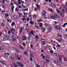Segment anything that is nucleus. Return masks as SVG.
I'll return each instance as SVG.
<instances>
[{"instance_id": "1", "label": "nucleus", "mask_w": 67, "mask_h": 67, "mask_svg": "<svg viewBox=\"0 0 67 67\" xmlns=\"http://www.w3.org/2000/svg\"><path fill=\"white\" fill-rule=\"evenodd\" d=\"M54 16L53 15H51L50 16V18H51L52 19H53L54 20H56V18L55 16H56L58 15L55 13H54Z\"/></svg>"}, {"instance_id": "2", "label": "nucleus", "mask_w": 67, "mask_h": 67, "mask_svg": "<svg viewBox=\"0 0 67 67\" xmlns=\"http://www.w3.org/2000/svg\"><path fill=\"white\" fill-rule=\"evenodd\" d=\"M64 8L65 7H64L63 8L62 10V13H63V14H62V13H61L60 12V14H61V16H62V17H63V16H65V15H63L64 13H65Z\"/></svg>"}, {"instance_id": "3", "label": "nucleus", "mask_w": 67, "mask_h": 67, "mask_svg": "<svg viewBox=\"0 0 67 67\" xmlns=\"http://www.w3.org/2000/svg\"><path fill=\"white\" fill-rule=\"evenodd\" d=\"M54 28L57 30H59L61 29L60 26L58 25H55L54 26Z\"/></svg>"}, {"instance_id": "4", "label": "nucleus", "mask_w": 67, "mask_h": 67, "mask_svg": "<svg viewBox=\"0 0 67 67\" xmlns=\"http://www.w3.org/2000/svg\"><path fill=\"white\" fill-rule=\"evenodd\" d=\"M15 29L14 28L11 29V30H10V31L12 32V33L13 35H14L15 34Z\"/></svg>"}, {"instance_id": "5", "label": "nucleus", "mask_w": 67, "mask_h": 67, "mask_svg": "<svg viewBox=\"0 0 67 67\" xmlns=\"http://www.w3.org/2000/svg\"><path fill=\"white\" fill-rule=\"evenodd\" d=\"M61 63V61L59 60L58 61H55L54 62V63L56 64V65H59L60 63Z\"/></svg>"}, {"instance_id": "6", "label": "nucleus", "mask_w": 67, "mask_h": 67, "mask_svg": "<svg viewBox=\"0 0 67 67\" xmlns=\"http://www.w3.org/2000/svg\"><path fill=\"white\" fill-rule=\"evenodd\" d=\"M27 38L25 36H23L22 37V38L23 39V41H25V40H27Z\"/></svg>"}, {"instance_id": "7", "label": "nucleus", "mask_w": 67, "mask_h": 67, "mask_svg": "<svg viewBox=\"0 0 67 67\" xmlns=\"http://www.w3.org/2000/svg\"><path fill=\"white\" fill-rule=\"evenodd\" d=\"M19 48L20 49H25V47H23L22 46H19Z\"/></svg>"}, {"instance_id": "8", "label": "nucleus", "mask_w": 67, "mask_h": 67, "mask_svg": "<svg viewBox=\"0 0 67 67\" xmlns=\"http://www.w3.org/2000/svg\"><path fill=\"white\" fill-rule=\"evenodd\" d=\"M41 30L42 32H45V28H42L41 29Z\"/></svg>"}, {"instance_id": "9", "label": "nucleus", "mask_w": 67, "mask_h": 67, "mask_svg": "<svg viewBox=\"0 0 67 67\" xmlns=\"http://www.w3.org/2000/svg\"><path fill=\"white\" fill-rule=\"evenodd\" d=\"M57 41H58V42H59V43H60L61 41H63V39L60 38L59 39L57 40Z\"/></svg>"}, {"instance_id": "10", "label": "nucleus", "mask_w": 67, "mask_h": 67, "mask_svg": "<svg viewBox=\"0 0 67 67\" xmlns=\"http://www.w3.org/2000/svg\"><path fill=\"white\" fill-rule=\"evenodd\" d=\"M17 64H18V65L19 67H20V66H21V63L20 62H17Z\"/></svg>"}, {"instance_id": "11", "label": "nucleus", "mask_w": 67, "mask_h": 67, "mask_svg": "<svg viewBox=\"0 0 67 67\" xmlns=\"http://www.w3.org/2000/svg\"><path fill=\"white\" fill-rule=\"evenodd\" d=\"M36 6L37 8V9H38V10H40V6H39V5H38L37 4H36Z\"/></svg>"}, {"instance_id": "12", "label": "nucleus", "mask_w": 67, "mask_h": 67, "mask_svg": "<svg viewBox=\"0 0 67 67\" xmlns=\"http://www.w3.org/2000/svg\"><path fill=\"white\" fill-rule=\"evenodd\" d=\"M59 59L60 60H62V56L61 55H60L59 56Z\"/></svg>"}, {"instance_id": "13", "label": "nucleus", "mask_w": 67, "mask_h": 67, "mask_svg": "<svg viewBox=\"0 0 67 67\" xmlns=\"http://www.w3.org/2000/svg\"><path fill=\"white\" fill-rule=\"evenodd\" d=\"M29 23L31 24V25H33V24H34V22L32 21H31Z\"/></svg>"}, {"instance_id": "14", "label": "nucleus", "mask_w": 67, "mask_h": 67, "mask_svg": "<svg viewBox=\"0 0 67 67\" xmlns=\"http://www.w3.org/2000/svg\"><path fill=\"white\" fill-rule=\"evenodd\" d=\"M42 44L43 45H46V42H45V41H43L42 42Z\"/></svg>"}, {"instance_id": "15", "label": "nucleus", "mask_w": 67, "mask_h": 67, "mask_svg": "<svg viewBox=\"0 0 67 67\" xmlns=\"http://www.w3.org/2000/svg\"><path fill=\"white\" fill-rule=\"evenodd\" d=\"M9 58H11L13 60H14V57H13V56H11L9 57Z\"/></svg>"}, {"instance_id": "16", "label": "nucleus", "mask_w": 67, "mask_h": 67, "mask_svg": "<svg viewBox=\"0 0 67 67\" xmlns=\"http://www.w3.org/2000/svg\"><path fill=\"white\" fill-rule=\"evenodd\" d=\"M49 11H51V12H54V10H53V9H51L50 8H49Z\"/></svg>"}, {"instance_id": "17", "label": "nucleus", "mask_w": 67, "mask_h": 67, "mask_svg": "<svg viewBox=\"0 0 67 67\" xmlns=\"http://www.w3.org/2000/svg\"><path fill=\"white\" fill-rule=\"evenodd\" d=\"M48 30L50 32L52 30V29L51 27H49L48 28Z\"/></svg>"}, {"instance_id": "18", "label": "nucleus", "mask_w": 67, "mask_h": 67, "mask_svg": "<svg viewBox=\"0 0 67 67\" xmlns=\"http://www.w3.org/2000/svg\"><path fill=\"white\" fill-rule=\"evenodd\" d=\"M14 24H15V23L14 22H12L11 25V26H13V25H14Z\"/></svg>"}, {"instance_id": "19", "label": "nucleus", "mask_w": 67, "mask_h": 67, "mask_svg": "<svg viewBox=\"0 0 67 67\" xmlns=\"http://www.w3.org/2000/svg\"><path fill=\"white\" fill-rule=\"evenodd\" d=\"M30 56H31V57H33V54L32 53L30 52Z\"/></svg>"}, {"instance_id": "20", "label": "nucleus", "mask_w": 67, "mask_h": 67, "mask_svg": "<svg viewBox=\"0 0 67 67\" xmlns=\"http://www.w3.org/2000/svg\"><path fill=\"white\" fill-rule=\"evenodd\" d=\"M16 41V38H13L12 40V42H15Z\"/></svg>"}, {"instance_id": "21", "label": "nucleus", "mask_w": 67, "mask_h": 67, "mask_svg": "<svg viewBox=\"0 0 67 67\" xmlns=\"http://www.w3.org/2000/svg\"><path fill=\"white\" fill-rule=\"evenodd\" d=\"M5 38H6V40H8L9 38V37L8 36H6Z\"/></svg>"}, {"instance_id": "22", "label": "nucleus", "mask_w": 67, "mask_h": 67, "mask_svg": "<svg viewBox=\"0 0 67 67\" xmlns=\"http://www.w3.org/2000/svg\"><path fill=\"white\" fill-rule=\"evenodd\" d=\"M19 17H21V16L22 15V13H19Z\"/></svg>"}, {"instance_id": "23", "label": "nucleus", "mask_w": 67, "mask_h": 67, "mask_svg": "<svg viewBox=\"0 0 67 67\" xmlns=\"http://www.w3.org/2000/svg\"><path fill=\"white\" fill-rule=\"evenodd\" d=\"M5 1H7V0H3L2 2V4H3L4 3V2H5Z\"/></svg>"}, {"instance_id": "24", "label": "nucleus", "mask_w": 67, "mask_h": 67, "mask_svg": "<svg viewBox=\"0 0 67 67\" xmlns=\"http://www.w3.org/2000/svg\"><path fill=\"white\" fill-rule=\"evenodd\" d=\"M67 24V23H65L64 24V25H62V26H63V27H65V25H66Z\"/></svg>"}, {"instance_id": "25", "label": "nucleus", "mask_w": 67, "mask_h": 67, "mask_svg": "<svg viewBox=\"0 0 67 67\" xmlns=\"http://www.w3.org/2000/svg\"><path fill=\"white\" fill-rule=\"evenodd\" d=\"M5 15L6 17H8V16H9V15L8 14H5Z\"/></svg>"}, {"instance_id": "26", "label": "nucleus", "mask_w": 67, "mask_h": 67, "mask_svg": "<svg viewBox=\"0 0 67 67\" xmlns=\"http://www.w3.org/2000/svg\"><path fill=\"white\" fill-rule=\"evenodd\" d=\"M17 58H18V60H21V58L19 57V56H18L17 57Z\"/></svg>"}, {"instance_id": "27", "label": "nucleus", "mask_w": 67, "mask_h": 67, "mask_svg": "<svg viewBox=\"0 0 67 67\" xmlns=\"http://www.w3.org/2000/svg\"><path fill=\"white\" fill-rule=\"evenodd\" d=\"M14 6H13V8H12V11H14V10H13V9H14Z\"/></svg>"}, {"instance_id": "28", "label": "nucleus", "mask_w": 67, "mask_h": 67, "mask_svg": "<svg viewBox=\"0 0 67 67\" xmlns=\"http://www.w3.org/2000/svg\"><path fill=\"white\" fill-rule=\"evenodd\" d=\"M50 53H52V54H53V53H54V52L53 51V50H50V52H49Z\"/></svg>"}, {"instance_id": "29", "label": "nucleus", "mask_w": 67, "mask_h": 67, "mask_svg": "<svg viewBox=\"0 0 67 67\" xmlns=\"http://www.w3.org/2000/svg\"><path fill=\"white\" fill-rule=\"evenodd\" d=\"M14 65H13V66H14V67H18V65H16V64H15L14 63Z\"/></svg>"}, {"instance_id": "30", "label": "nucleus", "mask_w": 67, "mask_h": 67, "mask_svg": "<svg viewBox=\"0 0 67 67\" xmlns=\"http://www.w3.org/2000/svg\"><path fill=\"white\" fill-rule=\"evenodd\" d=\"M64 60L65 62H67V59L64 57Z\"/></svg>"}, {"instance_id": "31", "label": "nucleus", "mask_w": 67, "mask_h": 67, "mask_svg": "<svg viewBox=\"0 0 67 67\" xmlns=\"http://www.w3.org/2000/svg\"><path fill=\"white\" fill-rule=\"evenodd\" d=\"M17 8H16L15 9V11H19V8H17Z\"/></svg>"}, {"instance_id": "32", "label": "nucleus", "mask_w": 67, "mask_h": 67, "mask_svg": "<svg viewBox=\"0 0 67 67\" xmlns=\"http://www.w3.org/2000/svg\"><path fill=\"white\" fill-rule=\"evenodd\" d=\"M51 5V7H53V6H54V3H52Z\"/></svg>"}, {"instance_id": "33", "label": "nucleus", "mask_w": 67, "mask_h": 67, "mask_svg": "<svg viewBox=\"0 0 67 67\" xmlns=\"http://www.w3.org/2000/svg\"><path fill=\"white\" fill-rule=\"evenodd\" d=\"M22 44L23 46H24V47H25V46L26 45V44H25V43H23Z\"/></svg>"}, {"instance_id": "34", "label": "nucleus", "mask_w": 67, "mask_h": 67, "mask_svg": "<svg viewBox=\"0 0 67 67\" xmlns=\"http://www.w3.org/2000/svg\"><path fill=\"white\" fill-rule=\"evenodd\" d=\"M24 53L25 55H27V53L26 52H24Z\"/></svg>"}, {"instance_id": "35", "label": "nucleus", "mask_w": 67, "mask_h": 67, "mask_svg": "<svg viewBox=\"0 0 67 67\" xmlns=\"http://www.w3.org/2000/svg\"><path fill=\"white\" fill-rule=\"evenodd\" d=\"M30 38H31V36H28L27 37V39L28 40H30Z\"/></svg>"}, {"instance_id": "36", "label": "nucleus", "mask_w": 67, "mask_h": 67, "mask_svg": "<svg viewBox=\"0 0 67 67\" xmlns=\"http://www.w3.org/2000/svg\"><path fill=\"white\" fill-rule=\"evenodd\" d=\"M45 60H46V62H48V63H49V60H48V59H46Z\"/></svg>"}, {"instance_id": "37", "label": "nucleus", "mask_w": 67, "mask_h": 67, "mask_svg": "<svg viewBox=\"0 0 67 67\" xmlns=\"http://www.w3.org/2000/svg\"><path fill=\"white\" fill-rule=\"evenodd\" d=\"M24 14L25 16H26V15H27V13H25L24 12Z\"/></svg>"}, {"instance_id": "38", "label": "nucleus", "mask_w": 67, "mask_h": 67, "mask_svg": "<svg viewBox=\"0 0 67 67\" xmlns=\"http://www.w3.org/2000/svg\"><path fill=\"white\" fill-rule=\"evenodd\" d=\"M46 57L48 59H49V56H46Z\"/></svg>"}, {"instance_id": "39", "label": "nucleus", "mask_w": 67, "mask_h": 67, "mask_svg": "<svg viewBox=\"0 0 67 67\" xmlns=\"http://www.w3.org/2000/svg\"><path fill=\"white\" fill-rule=\"evenodd\" d=\"M22 6L24 8H25V5H24L23 4H22Z\"/></svg>"}, {"instance_id": "40", "label": "nucleus", "mask_w": 67, "mask_h": 67, "mask_svg": "<svg viewBox=\"0 0 67 67\" xmlns=\"http://www.w3.org/2000/svg\"><path fill=\"white\" fill-rule=\"evenodd\" d=\"M36 65V67H40V65L37 64Z\"/></svg>"}, {"instance_id": "41", "label": "nucleus", "mask_w": 67, "mask_h": 67, "mask_svg": "<svg viewBox=\"0 0 67 67\" xmlns=\"http://www.w3.org/2000/svg\"><path fill=\"white\" fill-rule=\"evenodd\" d=\"M38 35L36 36L35 38H36V39H38Z\"/></svg>"}, {"instance_id": "42", "label": "nucleus", "mask_w": 67, "mask_h": 67, "mask_svg": "<svg viewBox=\"0 0 67 67\" xmlns=\"http://www.w3.org/2000/svg\"><path fill=\"white\" fill-rule=\"evenodd\" d=\"M2 26L3 27H4V24H3V23H2Z\"/></svg>"}, {"instance_id": "43", "label": "nucleus", "mask_w": 67, "mask_h": 67, "mask_svg": "<svg viewBox=\"0 0 67 67\" xmlns=\"http://www.w3.org/2000/svg\"><path fill=\"white\" fill-rule=\"evenodd\" d=\"M3 41H7V40H6V39L5 38H3Z\"/></svg>"}, {"instance_id": "44", "label": "nucleus", "mask_w": 67, "mask_h": 67, "mask_svg": "<svg viewBox=\"0 0 67 67\" xmlns=\"http://www.w3.org/2000/svg\"><path fill=\"white\" fill-rule=\"evenodd\" d=\"M42 58H43V59H45V55H44L43 56V57H42Z\"/></svg>"}, {"instance_id": "45", "label": "nucleus", "mask_w": 67, "mask_h": 67, "mask_svg": "<svg viewBox=\"0 0 67 67\" xmlns=\"http://www.w3.org/2000/svg\"><path fill=\"white\" fill-rule=\"evenodd\" d=\"M8 33L9 34H11V31H8Z\"/></svg>"}, {"instance_id": "46", "label": "nucleus", "mask_w": 67, "mask_h": 67, "mask_svg": "<svg viewBox=\"0 0 67 67\" xmlns=\"http://www.w3.org/2000/svg\"><path fill=\"white\" fill-rule=\"evenodd\" d=\"M30 59L31 61H33V58H30Z\"/></svg>"}, {"instance_id": "47", "label": "nucleus", "mask_w": 67, "mask_h": 67, "mask_svg": "<svg viewBox=\"0 0 67 67\" xmlns=\"http://www.w3.org/2000/svg\"><path fill=\"white\" fill-rule=\"evenodd\" d=\"M17 6H18V7L19 8H20V9L21 8V6L19 5H17Z\"/></svg>"}, {"instance_id": "48", "label": "nucleus", "mask_w": 67, "mask_h": 67, "mask_svg": "<svg viewBox=\"0 0 67 67\" xmlns=\"http://www.w3.org/2000/svg\"><path fill=\"white\" fill-rule=\"evenodd\" d=\"M3 9H5V6L4 5H3Z\"/></svg>"}, {"instance_id": "49", "label": "nucleus", "mask_w": 67, "mask_h": 67, "mask_svg": "<svg viewBox=\"0 0 67 67\" xmlns=\"http://www.w3.org/2000/svg\"><path fill=\"white\" fill-rule=\"evenodd\" d=\"M25 19V18H23L22 19V20H23V21H24L25 20V19Z\"/></svg>"}, {"instance_id": "50", "label": "nucleus", "mask_w": 67, "mask_h": 67, "mask_svg": "<svg viewBox=\"0 0 67 67\" xmlns=\"http://www.w3.org/2000/svg\"><path fill=\"white\" fill-rule=\"evenodd\" d=\"M27 21H30V19H29V18H28L27 19Z\"/></svg>"}, {"instance_id": "51", "label": "nucleus", "mask_w": 67, "mask_h": 67, "mask_svg": "<svg viewBox=\"0 0 67 67\" xmlns=\"http://www.w3.org/2000/svg\"><path fill=\"white\" fill-rule=\"evenodd\" d=\"M56 18H57V19H58V18H59V16H58V15H57V16H56Z\"/></svg>"}, {"instance_id": "52", "label": "nucleus", "mask_w": 67, "mask_h": 67, "mask_svg": "<svg viewBox=\"0 0 67 67\" xmlns=\"http://www.w3.org/2000/svg\"><path fill=\"white\" fill-rule=\"evenodd\" d=\"M50 32V31H47L46 32V34H48Z\"/></svg>"}, {"instance_id": "53", "label": "nucleus", "mask_w": 67, "mask_h": 67, "mask_svg": "<svg viewBox=\"0 0 67 67\" xmlns=\"http://www.w3.org/2000/svg\"><path fill=\"white\" fill-rule=\"evenodd\" d=\"M33 31H31L30 32L31 34H33Z\"/></svg>"}, {"instance_id": "54", "label": "nucleus", "mask_w": 67, "mask_h": 67, "mask_svg": "<svg viewBox=\"0 0 67 67\" xmlns=\"http://www.w3.org/2000/svg\"><path fill=\"white\" fill-rule=\"evenodd\" d=\"M14 3L15 4H16V5H18V4H17V3H15V2H14Z\"/></svg>"}, {"instance_id": "55", "label": "nucleus", "mask_w": 67, "mask_h": 67, "mask_svg": "<svg viewBox=\"0 0 67 67\" xmlns=\"http://www.w3.org/2000/svg\"><path fill=\"white\" fill-rule=\"evenodd\" d=\"M18 2H21L22 1L21 0H18Z\"/></svg>"}, {"instance_id": "56", "label": "nucleus", "mask_w": 67, "mask_h": 67, "mask_svg": "<svg viewBox=\"0 0 67 67\" xmlns=\"http://www.w3.org/2000/svg\"><path fill=\"white\" fill-rule=\"evenodd\" d=\"M30 47L31 48H33V45H32V44H31L30 45Z\"/></svg>"}, {"instance_id": "57", "label": "nucleus", "mask_w": 67, "mask_h": 67, "mask_svg": "<svg viewBox=\"0 0 67 67\" xmlns=\"http://www.w3.org/2000/svg\"><path fill=\"white\" fill-rule=\"evenodd\" d=\"M2 32L0 33V36H2Z\"/></svg>"}, {"instance_id": "58", "label": "nucleus", "mask_w": 67, "mask_h": 67, "mask_svg": "<svg viewBox=\"0 0 67 67\" xmlns=\"http://www.w3.org/2000/svg\"><path fill=\"white\" fill-rule=\"evenodd\" d=\"M54 23L55 24H56L57 23V22L56 21H54Z\"/></svg>"}, {"instance_id": "59", "label": "nucleus", "mask_w": 67, "mask_h": 67, "mask_svg": "<svg viewBox=\"0 0 67 67\" xmlns=\"http://www.w3.org/2000/svg\"><path fill=\"white\" fill-rule=\"evenodd\" d=\"M29 16H30V17H31V16H32V15H31V14H30V13L29 14Z\"/></svg>"}, {"instance_id": "60", "label": "nucleus", "mask_w": 67, "mask_h": 67, "mask_svg": "<svg viewBox=\"0 0 67 67\" xmlns=\"http://www.w3.org/2000/svg\"><path fill=\"white\" fill-rule=\"evenodd\" d=\"M23 66H24V65H22V64H21V66H20V67H23Z\"/></svg>"}, {"instance_id": "61", "label": "nucleus", "mask_w": 67, "mask_h": 67, "mask_svg": "<svg viewBox=\"0 0 67 67\" xmlns=\"http://www.w3.org/2000/svg\"><path fill=\"white\" fill-rule=\"evenodd\" d=\"M3 12H5V11H2V13H3Z\"/></svg>"}, {"instance_id": "62", "label": "nucleus", "mask_w": 67, "mask_h": 67, "mask_svg": "<svg viewBox=\"0 0 67 67\" xmlns=\"http://www.w3.org/2000/svg\"><path fill=\"white\" fill-rule=\"evenodd\" d=\"M65 11H66V12H67V8H66L65 10Z\"/></svg>"}, {"instance_id": "63", "label": "nucleus", "mask_w": 67, "mask_h": 67, "mask_svg": "<svg viewBox=\"0 0 67 67\" xmlns=\"http://www.w3.org/2000/svg\"><path fill=\"white\" fill-rule=\"evenodd\" d=\"M46 26H48V24H46Z\"/></svg>"}, {"instance_id": "64", "label": "nucleus", "mask_w": 67, "mask_h": 67, "mask_svg": "<svg viewBox=\"0 0 67 67\" xmlns=\"http://www.w3.org/2000/svg\"><path fill=\"white\" fill-rule=\"evenodd\" d=\"M20 31H22V28H20Z\"/></svg>"}]
</instances>
